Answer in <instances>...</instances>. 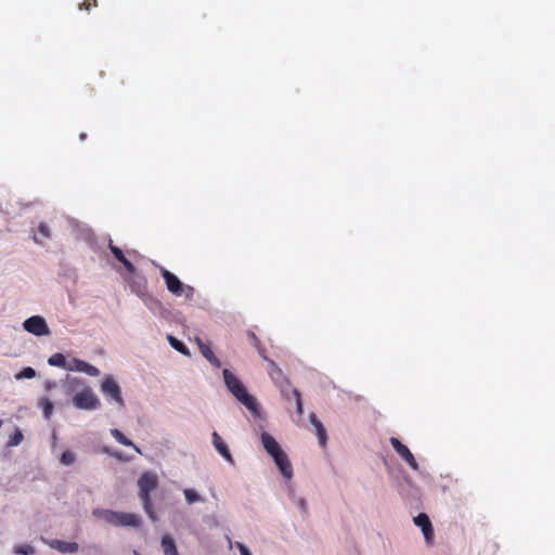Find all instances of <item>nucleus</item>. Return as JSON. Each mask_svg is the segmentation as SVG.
I'll list each match as a JSON object with an SVG mask.
<instances>
[{
	"mask_svg": "<svg viewBox=\"0 0 555 555\" xmlns=\"http://www.w3.org/2000/svg\"><path fill=\"white\" fill-rule=\"evenodd\" d=\"M68 390L75 391L73 404L80 410H95L101 406V401L83 379L74 377L68 380Z\"/></svg>",
	"mask_w": 555,
	"mask_h": 555,
	"instance_id": "f257e3e1",
	"label": "nucleus"
},
{
	"mask_svg": "<svg viewBox=\"0 0 555 555\" xmlns=\"http://www.w3.org/2000/svg\"><path fill=\"white\" fill-rule=\"evenodd\" d=\"M223 378L229 391L254 414H258V404L255 397L249 395L244 384L228 369H224Z\"/></svg>",
	"mask_w": 555,
	"mask_h": 555,
	"instance_id": "f03ea898",
	"label": "nucleus"
},
{
	"mask_svg": "<svg viewBox=\"0 0 555 555\" xmlns=\"http://www.w3.org/2000/svg\"><path fill=\"white\" fill-rule=\"evenodd\" d=\"M158 483V477L153 472H144L138 480L139 496L145 513L152 520H156V514L153 509L151 492L157 489Z\"/></svg>",
	"mask_w": 555,
	"mask_h": 555,
	"instance_id": "7ed1b4c3",
	"label": "nucleus"
},
{
	"mask_svg": "<svg viewBox=\"0 0 555 555\" xmlns=\"http://www.w3.org/2000/svg\"><path fill=\"white\" fill-rule=\"evenodd\" d=\"M160 274L165 280L167 289L175 296H183L188 300H192L195 289L191 285L183 284L177 275L165 268H160Z\"/></svg>",
	"mask_w": 555,
	"mask_h": 555,
	"instance_id": "20e7f679",
	"label": "nucleus"
},
{
	"mask_svg": "<svg viewBox=\"0 0 555 555\" xmlns=\"http://www.w3.org/2000/svg\"><path fill=\"white\" fill-rule=\"evenodd\" d=\"M100 517L115 527H139L141 525V518L132 513L105 509L100 512Z\"/></svg>",
	"mask_w": 555,
	"mask_h": 555,
	"instance_id": "39448f33",
	"label": "nucleus"
},
{
	"mask_svg": "<svg viewBox=\"0 0 555 555\" xmlns=\"http://www.w3.org/2000/svg\"><path fill=\"white\" fill-rule=\"evenodd\" d=\"M101 391L107 400H113L119 408H125V400L121 396V389L115 378L111 375L106 376L101 384Z\"/></svg>",
	"mask_w": 555,
	"mask_h": 555,
	"instance_id": "423d86ee",
	"label": "nucleus"
},
{
	"mask_svg": "<svg viewBox=\"0 0 555 555\" xmlns=\"http://www.w3.org/2000/svg\"><path fill=\"white\" fill-rule=\"evenodd\" d=\"M268 362V372L273 383L280 388L281 391L291 389V382L283 373L282 369L271 359Z\"/></svg>",
	"mask_w": 555,
	"mask_h": 555,
	"instance_id": "0eeeda50",
	"label": "nucleus"
},
{
	"mask_svg": "<svg viewBox=\"0 0 555 555\" xmlns=\"http://www.w3.org/2000/svg\"><path fill=\"white\" fill-rule=\"evenodd\" d=\"M390 444L398 453V455L409 464L413 470H418L420 466L410 449L403 444L398 438L391 437L389 439Z\"/></svg>",
	"mask_w": 555,
	"mask_h": 555,
	"instance_id": "6e6552de",
	"label": "nucleus"
},
{
	"mask_svg": "<svg viewBox=\"0 0 555 555\" xmlns=\"http://www.w3.org/2000/svg\"><path fill=\"white\" fill-rule=\"evenodd\" d=\"M24 328L36 336L48 335L49 327L44 319L40 315H34L24 321Z\"/></svg>",
	"mask_w": 555,
	"mask_h": 555,
	"instance_id": "1a4fd4ad",
	"label": "nucleus"
},
{
	"mask_svg": "<svg viewBox=\"0 0 555 555\" xmlns=\"http://www.w3.org/2000/svg\"><path fill=\"white\" fill-rule=\"evenodd\" d=\"M414 524L421 528L425 541L428 545H431L434 543V528L431 525V521L427 514L420 513L416 517H414Z\"/></svg>",
	"mask_w": 555,
	"mask_h": 555,
	"instance_id": "9d476101",
	"label": "nucleus"
},
{
	"mask_svg": "<svg viewBox=\"0 0 555 555\" xmlns=\"http://www.w3.org/2000/svg\"><path fill=\"white\" fill-rule=\"evenodd\" d=\"M276 466L279 467L281 474L286 478L289 479L293 476V467L292 464L287 457V455L282 451L276 455L272 456Z\"/></svg>",
	"mask_w": 555,
	"mask_h": 555,
	"instance_id": "9b49d317",
	"label": "nucleus"
},
{
	"mask_svg": "<svg viewBox=\"0 0 555 555\" xmlns=\"http://www.w3.org/2000/svg\"><path fill=\"white\" fill-rule=\"evenodd\" d=\"M195 341H196V345L202 353V356L207 360L209 361V363L215 366V367H220L221 366V362L220 360L215 356V353L212 352L211 348L205 344L201 338L196 337L195 338Z\"/></svg>",
	"mask_w": 555,
	"mask_h": 555,
	"instance_id": "f8f14e48",
	"label": "nucleus"
},
{
	"mask_svg": "<svg viewBox=\"0 0 555 555\" xmlns=\"http://www.w3.org/2000/svg\"><path fill=\"white\" fill-rule=\"evenodd\" d=\"M212 444L215 449L220 453V455L228 461L229 463H233V457L230 453V450L225 442L222 440L220 435L217 431H214L212 435Z\"/></svg>",
	"mask_w": 555,
	"mask_h": 555,
	"instance_id": "ddd939ff",
	"label": "nucleus"
},
{
	"mask_svg": "<svg viewBox=\"0 0 555 555\" xmlns=\"http://www.w3.org/2000/svg\"><path fill=\"white\" fill-rule=\"evenodd\" d=\"M261 442L264 448V450L271 455H276L280 452H282V449L279 444V442L274 439L273 436H271L268 433L261 434Z\"/></svg>",
	"mask_w": 555,
	"mask_h": 555,
	"instance_id": "4468645a",
	"label": "nucleus"
},
{
	"mask_svg": "<svg viewBox=\"0 0 555 555\" xmlns=\"http://www.w3.org/2000/svg\"><path fill=\"white\" fill-rule=\"evenodd\" d=\"M108 247L112 251V254L114 255V257L120 262L122 263V266L125 267V269L129 272V273H134L135 272V267L132 264V262L130 260H128L124 254V251L115 246L113 244V242L111 241L109 244H108Z\"/></svg>",
	"mask_w": 555,
	"mask_h": 555,
	"instance_id": "2eb2a0df",
	"label": "nucleus"
},
{
	"mask_svg": "<svg viewBox=\"0 0 555 555\" xmlns=\"http://www.w3.org/2000/svg\"><path fill=\"white\" fill-rule=\"evenodd\" d=\"M281 393L287 401H291L292 399L295 400L296 411L298 415L301 416L304 414V404L299 390L291 385V389H287L285 392L281 391Z\"/></svg>",
	"mask_w": 555,
	"mask_h": 555,
	"instance_id": "dca6fc26",
	"label": "nucleus"
},
{
	"mask_svg": "<svg viewBox=\"0 0 555 555\" xmlns=\"http://www.w3.org/2000/svg\"><path fill=\"white\" fill-rule=\"evenodd\" d=\"M50 546L61 553H76L79 548V545L78 543L76 542H67V541H62V540H53L51 543H50Z\"/></svg>",
	"mask_w": 555,
	"mask_h": 555,
	"instance_id": "f3484780",
	"label": "nucleus"
},
{
	"mask_svg": "<svg viewBox=\"0 0 555 555\" xmlns=\"http://www.w3.org/2000/svg\"><path fill=\"white\" fill-rule=\"evenodd\" d=\"M310 422L315 429V434L318 436L320 444L322 447H325L327 435H326V430H325L323 424L321 423V421L317 417V415L314 413L310 414Z\"/></svg>",
	"mask_w": 555,
	"mask_h": 555,
	"instance_id": "a211bd4d",
	"label": "nucleus"
},
{
	"mask_svg": "<svg viewBox=\"0 0 555 555\" xmlns=\"http://www.w3.org/2000/svg\"><path fill=\"white\" fill-rule=\"evenodd\" d=\"M162 548L165 555H179L173 539L168 534L162 538Z\"/></svg>",
	"mask_w": 555,
	"mask_h": 555,
	"instance_id": "6ab92c4d",
	"label": "nucleus"
},
{
	"mask_svg": "<svg viewBox=\"0 0 555 555\" xmlns=\"http://www.w3.org/2000/svg\"><path fill=\"white\" fill-rule=\"evenodd\" d=\"M111 435L121 444L126 447H132L138 453H141V450L130 440L128 439L119 429H111Z\"/></svg>",
	"mask_w": 555,
	"mask_h": 555,
	"instance_id": "aec40b11",
	"label": "nucleus"
},
{
	"mask_svg": "<svg viewBox=\"0 0 555 555\" xmlns=\"http://www.w3.org/2000/svg\"><path fill=\"white\" fill-rule=\"evenodd\" d=\"M111 435L121 444L126 447H132L138 453H141V450L130 440L128 439L119 429H111Z\"/></svg>",
	"mask_w": 555,
	"mask_h": 555,
	"instance_id": "412c9836",
	"label": "nucleus"
},
{
	"mask_svg": "<svg viewBox=\"0 0 555 555\" xmlns=\"http://www.w3.org/2000/svg\"><path fill=\"white\" fill-rule=\"evenodd\" d=\"M167 339L173 349H176L177 351H179L180 353H182L184 356H190L189 349L182 341H180L172 335H168Z\"/></svg>",
	"mask_w": 555,
	"mask_h": 555,
	"instance_id": "4be33fe9",
	"label": "nucleus"
},
{
	"mask_svg": "<svg viewBox=\"0 0 555 555\" xmlns=\"http://www.w3.org/2000/svg\"><path fill=\"white\" fill-rule=\"evenodd\" d=\"M249 343L258 350L259 354L264 359L268 360L267 356L264 354V349L261 346L260 339L257 337V335L254 332L247 333Z\"/></svg>",
	"mask_w": 555,
	"mask_h": 555,
	"instance_id": "5701e85b",
	"label": "nucleus"
},
{
	"mask_svg": "<svg viewBox=\"0 0 555 555\" xmlns=\"http://www.w3.org/2000/svg\"><path fill=\"white\" fill-rule=\"evenodd\" d=\"M51 366L66 367V359L62 353H54L48 359Z\"/></svg>",
	"mask_w": 555,
	"mask_h": 555,
	"instance_id": "b1692460",
	"label": "nucleus"
},
{
	"mask_svg": "<svg viewBox=\"0 0 555 555\" xmlns=\"http://www.w3.org/2000/svg\"><path fill=\"white\" fill-rule=\"evenodd\" d=\"M23 439H24V436H23V433L21 431V429L15 428L14 433H12L9 436L8 447H10V448L17 447L23 441Z\"/></svg>",
	"mask_w": 555,
	"mask_h": 555,
	"instance_id": "393cba45",
	"label": "nucleus"
},
{
	"mask_svg": "<svg viewBox=\"0 0 555 555\" xmlns=\"http://www.w3.org/2000/svg\"><path fill=\"white\" fill-rule=\"evenodd\" d=\"M39 405L42 409L44 417L49 418L51 416V414L53 412V408H54L52 401L48 398H41L39 400Z\"/></svg>",
	"mask_w": 555,
	"mask_h": 555,
	"instance_id": "a878e982",
	"label": "nucleus"
},
{
	"mask_svg": "<svg viewBox=\"0 0 555 555\" xmlns=\"http://www.w3.org/2000/svg\"><path fill=\"white\" fill-rule=\"evenodd\" d=\"M60 462L63 465L69 466L76 462V455L74 452L67 450L61 454Z\"/></svg>",
	"mask_w": 555,
	"mask_h": 555,
	"instance_id": "bb28decb",
	"label": "nucleus"
},
{
	"mask_svg": "<svg viewBox=\"0 0 555 555\" xmlns=\"http://www.w3.org/2000/svg\"><path fill=\"white\" fill-rule=\"evenodd\" d=\"M36 376V371L30 367V366H27V367H24L21 372H18L16 375H15V378L16 379H23V378H34Z\"/></svg>",
	"mask_w": 555,
	"mask_h": 555,
	"instance_id": "cd10ccee",
	"label": "nucleus"
},
{
	"mask_svg": "<svg viewBox=\"0 0 555 555\" xmlns=\"http://www.w3.org/2000/svg\"><path fill=\"white\" fill-rule=\"evenodd\" d=\"M87 362L80 359H73L72 363L67 366L69 371L83 372Z\"/></svg>",
	"mask_w": 555,
	"mask_h": 555,
	"instance_id": "c85d7f7f",
	"label": "nucleus"
},
{
	"mask_svg": "<svg viewBox=\"0 0 555 555\" xmlns=\"http://www.w3.org/2000/svg\"><path fill=\"white\" fill-rule=\"evenodd\" d=\"M184 496L189 504L197 502L199 500L198 494L192 489L184 490Z\"/></svg>",
	"mask_w": 555,
	"mask_h": 555,
	"instance_id": "c756f323",
	"label": "nucleus"
},
{
	"mask_svg": "<svg viewBox=\"0 0 555 555\" xmlns=\"http://www.w3.org/2000/svg\"><path fill=\"white\" fill-rule=\"evenodd\" d=\"M38 233L44 237L50 238L51 237V231L49 225L46 222H40L38 225Z\"/></svg>",
	"mask_w": 555,
	"mask_h": 555,
	"instance_id": "7c9ffc66",
	"label": "nucleus"
},
{
	"mask_svg": "<svg viewBox=\"0 0 555 555\" xmlns=\"http://www.w3.org/2000/svg\"><path fill=\"white\" fill-rule=\"evenodd\" d=\"M83 373L88 374L89 376L96 377L100 375V371L94 365L87 362Z\"/></svg>",
	"mask_w": 555,
	"mask_h": 555,
	"instance_id": "2f4dec72",
	"label": "nucleus"
},
{
	"mask_svg": "<svg viewBox=\"0 0 555 555\" xmlns=\"http://www.w3.org/2000/svg\"><path fill=\"white\" fill-rule=\"evenodd\" d=\"M15 553L22 554V555H31V554H34V547L30 545L17 546L15 548Z\"/></svg>",
	"mask_w": 555,
	"mask_h": 555,
	"instance_id": "473e14b6",
	"label": "nucleus"
},
{
	"mask_svg": "<svg viewBox=\"0 0 555 555\" xmlns=\"http://www.w3.org/2000/svg\"><path fill=\"white\" fill-rule=\"evenodd\" d=\"M96 7L98 5V1L96 0H92L89 1V0H85L81 4H80V9H83L86 11H89L91 9V7Z\"/></svg>",
	"mask_w": 555,
	"mask_h": 555,
	"instance_id": "72a5a7b5",
	"label": "nucleus"
},
{
	"mask_svg": "<svg viewBox=\"0 0 555 555\" xmlns=\"http://www.w3.org/2000/svg\"><path fill=\"white\" fill-rule=\"evenodd\" d=\"M106 452L108 453V450H106ZM109 455H112L113 457L117 459V460H120V461H127L128 459L124 457L122 454L120 452H109Z\"/></svg>",
	"mask_w": 555,
	"mask_h": 555,
	"instance_id": "f704fd0d",
	"label": "nucleus"
},
{
	"mask_svg": "<svg viewBox=\"0 0 555 555\" xmlns=\"http://www.w3.org/2000/svg\"><path fill=\"white\" fill-rule=\"evenodd\" d=\"M55 387H56V383H55V382H53V380H47V382L44 383V388H46V390H51V389H53V388H55Z\"/></svg>",
	"mask_w": 555,
	"mask_h": 555,
	"instance_id": "c9c22d12",
	"label": "nucleus"
},
{
	"mask_svg": "<svg viewBox=\"0 0 555 555\" xmlns=\"http://www.w3.org/2000/svg\"><path fill=\"white\" fill-rule=\"evenodd\" d=\"M242 555H251L250 552L242 544L238 545Z\"/></svg>",
	"mask_w": 555,
	"mask_h": 555,
	"instance_id": "e433bc0d",
	"label": "nucleus"
},
{
	"mask_svg": "<svg viewBox=\"0 0 555 555\" xmlns=\"http://www.w3.org/2000/svg\"><path fill=\"white\" fill-rule=\"evenodd\" d=\"M79 138H80V140H85L87 138V134L86 133H80Z\"/></svg>",
	"mask_w": 555,
	"mask_h": 555,
	"instance_id": "4c0bfd02",
	"label": "nucleus"
},
{
	"mask_svg": "<svg viewBox=\"0 0 555 555\" xmlns=\"http://www.w3.org/2000/svg\"><path fill=\"white\" fill-rule=\"evenodd\" d=\"M134 555H141V554H139V553H135Z\"/></svg>",
	"mask_w": 555,
	"mask_h": 555,
	"instance_id": "58836bf2",
	"label": "nucleus"
}]
</instances>
